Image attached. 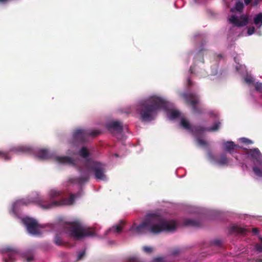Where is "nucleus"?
<instances>
[{"mask_svg": "<svg viewBox=\"0 0 262 262\" xmlns=\"http://www.w3.org/2000/svg\"><path fill=\"white\" fill-rule=\"evenodd\" d=\"M33 260V257L32 256H28L26 258V260L28 261V262H30V261H31Z\"/></svg>", "mask_w": 262, "mask_h": 262, "instance_id": "nucleus-46", "label": "nucleus"}, {"mask_svg": "<svg viewBox=\"0 0 262 262\" xmlns=\"http://www.w3.org/2000/svg\"><path fill=\"white\" fill-rule=\"evenodd\" d=\"M181 125L183 128L189 130L190 132H191V128L192 127V126H191L189 122L185 118H182L181 120Z\"/></svg>", "mask_w": 262, "mask_h": 262, "instance_id": "nucleus-22", "label": "nucleus"}, {"mask_svg": "<svg viewBox=\"0 0 262 262\" xmlns=\"http://www.w3.org/2000/svg\"><path fill=\"white\" fill-rule=\"evenodd\" d=\"M124 224L125 222L123 220H121L120 221L119 224L113 226L112 230L115 232L120 233L121 232L122 227Z\"/></svg>", "mask_w": 262, "mask_h": 262, "instance_id": "nucleus-24", "label": "nucleus"}, {"mask_svg": "<svg viewBox=\"0 0 262 262\" xmlns=\"http://www.w3.org/2000/svg\"><path fill=\"white\" fill-rule=\"evenodd\" d=\"M55 160L58 163L64 164H68L70 165H74L75 164L73 159L68 156H62L55 157Z\"/></svg>", "mask_w": 262, "mask_h": 262, "instance_id": "nucleus-15", "label": "nucleus"}, {"mask_svg": "<svg viewBox=\"0 0 262 262\" xmlns=\"http://www.w3.org/2000/svg\"><path fill=\"white\" fill-rule=\"evenodd\" d=\"M218 57H219L220 58H222V55L221 54H219L218 55Z\"/></svg>", "mask_w": 262, "mask_h": 262, "instance_id": "nucleus-53", "label": "nucleus"}, {"mask_svg": "<svg viewBox=\"0 0 262 262\" xmlns=\"http://www.w3.org/2000/svg\"><path fill=\"white\" fill-rule=\"evenodd\" d=\"M256 262H262V258L257 259Z\"/></svg>", "mask_w": 262, "mask_h": 262, "instance_id": "nucleus-52", "label": "nucleus"}, {"mask_svg": "<svg viewBox=\"0 0 262 262\" xmlns=\"http://www.w3.org/2000/svg\"><path fill=\"white\" fill-rule=\"evenodd\" d=\"M182 96L185 100L186 103L191 106L192 110L194 113H202V109L196 106V104L199 102V97L197 95L192 93H184L182 95Z\"/></svg>", "mask_w": 262, "mask_h": 262, "instance_id": "nucleus-6", "label": "nucleus"}, {"mask_svg": "<svg viewBox=\"0 0 262 262\" xmlns=\"http://www.w3.org/2000/svg\"><path fill=\"white\" fill-rule=\"evenodd\" d=\"M255 28L254 27H249L247 30V33L249 35L253 34L255 32Z\"/></svg>", "mask_w": 262, "mask_h": 262, "instance_id": "nucleus-36", "label": "nucleus"}, {"mask_svg": "<svg viewBox=\"0 0 262 262\" xmlns=\"http://www.w3.org/2000/svg\"><path fill=\"white\" fill-rule=\"evenodd\" d=\"M189 71L191 73H193L194 72V68L192 66H191L189 69Z\"/></svg>", "mask_w": 262, "mask_h": 262, "instance_id": "nucleus-50", "label": "nucleus"}, {"mask_svg": "<svg viewBox=\"0 0 262 262\" xmlns=\"http://www.w3.org/2000/svg\"><path fill=\"white\" fill-rule=\"evenodd\" d=\"M23 222L29 233L34 235L40 234L39 228L41 226L35 220L30 217H26L23 220Z\"/></svg>", "mask_w": 262, "mask_h": 262, "instance_id": "nucleus-7", "label": "nucleus"}, {"mask_svg": "<svg viewBox=\"0 0 262 262\" xmlns=\"http://www.w3.org/2000/svg\"><path fill=\"white\" fill-rule=\"evenodd\" d=\"M2 253L6 255L3 258L4 262H14L18 251L14 248L8 247L3 249Z\"/></svg>", "mask_w": 262, "mask_h": 262, "instance_id": "nucleus-8", "label": "nucleus"}, {"mask_svg": "<svg viewBox=\"0 0 262 262\" xmlns=\"http://www.w3.org/2000/svg\"><path fill=\"white\" fill-rule=\"evenodd\" d=\"M185 224L187 226H190L194 227H200L202 224L199 221L195 220H186L185 221Z\"/></svg>", "mask_w": 262, "mask_h": 262, "instance_id": "nucleus-21", "label": "nucleus"}, {"mask_svg": "<svg viewBox=\"0 0 262 262\" xmlns=\"http://www.w3.org/2000/svg\"><path fill=\"white\" fill-rule=\"evenodd\" d=\"M180 115V112L177 110H172L168 113V116L172 120L179 118Z\"/></svg>", "mask_w": 262, "mask_h": 262, "instance_id": "nucleus-26", "label": "nucleus"}, {"mask_svg": "<svg viewBox=\"0 0 262 262\" xmlns=\"http://www.w3.org/2000/svg\"><path fill=\"white\" fill-rule=\"evenodd\" d=\"M55 243L58 246H62L63 244V242L61 237L58 235H56L54 237Z\"/></svg>", "mask_w": 262, "mask_h": 262, "instance_id": "nucleus-33", "label": "nucleus"}, {"mask_svg": "<svg viewBox=\"0 0 262 262\" xmlns=\"http://www.w3.org/2000/svg\"><path fill=\"white\" fill-rule=\"evenodd\" d=\"M220 122H215L213 126L211 127L207 128V130L209 132H214L218 130L220 125Z\"/></svg>", "mask_w": 262, "mask_h": 262, "instance_id": "nucleus-27", "label": "nucleus"}, {"mask_svg": "<svg viewBox=\"0 0 262 262\" xmlns=\"http://www.w3.org/2000/svg\"><path fill=\"white\" fill-rule=\"evenodd\" d=\"M252 231L254 234H257L258 233V230L256 228H253Z\"/></svg>", "mask_w": 262, "mask_h": 262, "instance_id": "nucleus-48", "label": "nucleus"}, {"mask_svg": "<svg viewBox=\"0 0 262 262\" xmlns=\"http://www.w3.org/2000/svg\"><path fill=\"white\" fill-rule=\"evenodd\" d=\"M235 9L239 12H242L244 8V4L243 2L238 1L235 4Z\"/></svg>", "mask_w": 262, "mask_h": 262, "instance_id": "nucleus-30", "label": "nucleus"}, {"mask_svg": "<svg viewBox=\"0 0 262 262\" xmlns=\"http://www.w3.org/2000/svg\"><path fill=\"white\" fill-rule=\"evenodd\" d=\"M167 107L166 102L163 99L153 96L141 101L138 105L137 111L143 121H151L156 116L158 111Z\"/></svg>", "mask_w": 262, "mask_h": 262, "instance_id": "nucleus-3", "label": "nucleus"}, {"mask_svg": "<svg viewBox=\"0 0 262 262\" xmlns=\"http://www.w3.org/2000/svg\"><path fill=\"white\" fill-rule=\"evenodd\" d=\"M248 17L244 15L241 16L240 18H238L235 15H232L229 18V21L237 27H243L247 25L248 23Z\"/></svg>", "mask_w": 262, "mask_h": 262, "instance_id": "nucleus-11", "label": "nucleus"}, {"mask_svg": "<svg viewBox=\"0 0 262 262\" xmlns=\"http://www.w3.org/2000/svg\"><path fill=\"white\" fill-rule=\"evenodd\" d=\"M212 244L215 246H220L221 245V242L220 240L216 239L212 242Z\"/></svg>", "mask_w": 262, "mask_h": 262, "instance_id": "nucleus-39", "label": "nucleus"}, {"mask_svg": "<svg viewBox=\"0 0 262 262\" xmlns=\"http://www.w3.org/2000/svg\"><path fill=\"white\" fill-rule=\"evenodd\" d=\"M65 229L67 233L76 238L95 235V232L93 229L84 227L78 222L67 224L66 225Z\"/></svg>", "mask_w": 262, "mask_h": 262, "instance_id": "nucleus-4", "label": "nucleus"}, {"mask_svg": "<svg viewBox=\"0 0 262 262\" xmlns=\"http://www.w3.org/2000/svg\"><path fill=\"white\" fill-rule=\"evenodd\" d=\"M79 155L83 158H85L86 160L85 161L87 160V159H89V158H88L90 155V153L88 150V149L85 147H82L80 150H79Z\"/></svg>", "mask_w": 262, "mask_h": 262, "instance_id": "nucleus-23", "label": "nucleus"}, {"mask_svg": "<svg viewBox=\"0 0 262 262\" xmlns=\"http://www.w3.org/2000/svg\"><path fill=\"white\" fill-rule=\"evenodd\" d=\"M253 171L254 173L259 177H262V169H259L256 166H253Z\"/></svg>", "mask_w": 262, "mask_h": 262, "instance_id": "nucleus-32", "label": "nucleus"}, {"mask_svg": "<svg viewBox=\"0 0 262 262\" xmlns=\"http://www.w3.org/2000/svg\"><path fill=\"white\" fill-rule=\"evenodd\" d=\"M87 133H88V137L89 136H91L93 137L98 136L101 133V132L98 130H91V131L87 130Z\"/></svg>", "mask_w": 262, "mask_h": 262, "instance_id": "nucleus-29", "label": "nucleus"}, {"mask_svg": "<svg viewBox=\"0 0 262 262\" xmlns=\"http://www.w3.org/2000/svg\"><path fill=\"white\" fill-rule=\"evenodd\" d=\"M143 251L147 253H150L152 251V249L151 247L145 246L143 248Z\"/></svg>", "mask_w": 262, "mask_h": 262, "instance_id": "nucleus-38", "label": "nucleus"}, {"mask_svg": "<svg viewBox=\"0 0 262 262\" xmlns=\"http://www.w3.org/2000/svg\"><path fill=\"white\" fill-rule=\"evenodd\" d=\"M85 167L94 172L95 177L97 180H103L106 178L104 165L99 162L92 159H87L84 163Z\"/></svg>", "mask_w": 262, "mask_h": 262, "instance_id": "nucleus-5", "label": "nucleus"}, {"mask_svg": "<svg viewBox=\"0 0 262 262\" xmlns=\"http://www.w3.org/2000/svg\"><path fill=\"white\" fill-rule=\"evenodd\" d=\"M255 89L257 91L262 92V83L256 82L255 84Z\"/></svg>", "mask_w": 262, "mask_h": 262, "instance_id": "nucleus-35", "label": "nucleus"}, {"mask_svg": "<svg viewBox=\"0 0 262 262\" xmlns=\"http://www.w3.org/2000/svg\"><path fill=\"white\" fill-rule=\"evenodd\" d=\"M128 262H140L135 257H130L128 259Z\"/></svg>", "mask_w": 262, "mask_h": 262, "instance_id": "nucleus-43", "label": "nucleus"}, {"mask_svg": "<svg viewBox=\"0 0 262 262\" xmlns=\"http://www.w3.org/2000/svg\"><path fill=\"white\" fill-rule=\"evenodd\" d=\"M202 50H201L199 51L195 57V59L196 61H199L202 62V63H204V59L203 56L202 54Z\"/></svg>", "mask_w": 262, "mask_h": 262, "instance_id": "nucleus-28", "label": "nucleus"}, {"mask_svg": "<svg viewBox=\"0 0 262 262\" xmlns=\"http://www.w3.org/2000/svg\"><path fill=\"white\" fill-rule=\"evenodd\" d=\"M37 157L40 159H49L52 158L51 154L47 149H41L37 152Z\"/></svg>", "mask_w": 262, "mask_h": 262, "instance_id": "nucleus-17", "label": "nucleus"}, {"mask_svg": "<svg viewBox=\"0 0 262 262\" xmlns=\"http://www.w3.org/2000/svg\"><path fill=\"white\" fill-rule=\"evenodd\" d=\"M176 228V223L174 221H166L161 215L158 213H149L146 214L140 225L136 226V224H134L130 230H135L138 234H143L146 232L158 234L163 231H173Z\"/></svg>", "mask_w": 262, "mask_h": 262, "instance_id": "nucleus-2", "label": "nucleus"}, {"mask_svg": "<svg viewBox=\"0 0 262 262\" xmlns=\"http://www.w3.org/2000/svg\"><path fill=\"white\" fill-rule=\"evenodd\" d=\"M85 253V250L80 252L78 255V260L81 259L84 256Z\"/></svg>", "mask_w": 262, "mask_h": 262, "instance_id": "nucleus-40", "label": "nucleus"}, {"mask_svg": "<svg viewBox=\"0 0 262 262\" xmlns=\"http://www.w3.org/2000/svg\"><path fill=\"white\" fill-rule=\"evenodd\" d=\"M254 23L255 25L261 26L262 25V13L257 14L254 18Z\"/></svg>", "mask_w": 262, "mask_h": 262, "instance_id": "nucleus-25", "label": "nucleus"}, {"mask_svg": "<svg viewBox=\"0 0 262 262\" xmlns=\"http://www.w3.org/2000/svg\"><path fill=\"white\" fill-rule=\"evenodd\" d=\"M207 128L201 126H193L190 132L196 136L197 138L198 137H200L204 132L207 130Z\"/></svg>", "mask_w": 262, "mask_h": 262, "instance_id": "nucleus-16", "label": "nucleus"}, {"mask_svg": "<svg viewBox=\"0 0 262 262\" xmlns=\"http://www.w3.org/2000/svg\"><path fill=\"white\" fill-rule=\"evenodd\" d=\"M180 252L179 249L176 248L172 251V254L174 256L178 255Z\"/></svg>", "mask_w": 262, "mask_h": 262, "instance_id": "nucleus-44", "label": "nucleus"}, {"mask_svg": "<svg viewBox=\"0 0 262 262\" xmlns=\"http://www.w3.org/2000/svg\"><path fill=\"white\" fill-rule=\"evenodd\" d=\"M187 84L189 86L192 85V81L190 80V78H188L187 79Z\"/></svg>", "mask_w": 262, "mask_h": 262, "instance_id": "nucleus-47", "label": "nucleus"}, {"mask_svg": "<svg viewBox=\"0 0 262 262\" xmlns=\"http://www.w3.org/2000/svg\"><path fill=\"white\" fill-rule=\"evenodd\" d=\"M237 146L233 141H227L224 144V150L230 154H232L233 150Z\"/></svg>", "mask_w": 262, "mask_h": 262, "instance_id": "nucleus-19", "label": "nucleus"}, {"mask_svg": "<svg viewBox=\"0 0 262 262\" xmlns=\"http://www.w3.org/2000/svg\"><path fill=\"white\" fill-rule=\"evenodd\" d=\"M208 157L210 160L214 161L219 165L227 166L228 165L229 159L227 158L225 154H222L219 158H216L211 152H209L208 153Z\"/></svg>", "mask_w": 262, "mask_h": 262, "instance_id": "nucleus-10", "label": "nucleus"}, {"mask_svg": "<svg viewBox=\"0 0 262 262\" xmlns=\"http://www.w3.org/2000/svg\"><path fill=\"white\" fill-rule=\"evenodd\" d=\"M196 141L201 146H206L207 145V142L206 141L201 139L200 137H198L196 138Z\"/></svg>", "mask_w": 262, "mask_h": 262, "instance_id": "nucleus-34", "label": "nucleus"}, {"mask_svg": "<svg viewBox=\"0 0 262 262\" xmlns=\"http://www.w3.org/2000/svg\"><path fill=\"white\" fill-rule=\"evenodd\" d=\"M247 157L252 161L260 162L262 158V155L257 148L247 150L246 152Z\"/></svg>", "mask_w": 262, "mask_h": 262, "instance_id": "nucleus-12", "label": "nucleus"}, {"mask_svg": "<svg viewBox=\"0 0 262 262\" xmlns=\"http://www.w3.org/2000/svg\"><path fill=\"white\" fill-rule=\"evenodd\" d=\"M106 128L110 131L115 130L118 133L123 131V125L120 121H112L106 124Z\"/></svg>", "mask_w": 262, "mask_h": 262, "instance_id": "nucleus-13", "label": "nucleus"}, {"mask_svg": "<svg viewBox=\"0 0 262 262\" xmlns=\"http://www.w3.org/2000/svg\"><path fill=\"white\" fill-rule=\"evenodd\" d=\"M9 154V152L0 150V158L4 159L5 160H9L10 159Z\"/></svg>", "mask_w": 262, "mask_h": 262, "instance_id": "nucleus-31", "label": "nucleus"}, {"mask_svg": "<svg viewBox=\"0 0 262 262\" xmlns=\"http://www.w3.org/2000/svg\"><path fill=\"white\" fill-rule=\"evenodd\" d=\"M80 193L71 194L69 198H63L62 193L56 190H51L49 192L50 199H44L36 194L35 196H29L15 202L12 205L13 213L16 212V208L21 205H28L32 203H36L43 209H49L53 207L62 205H72L74 204L76 197H79Z\"/></svg>", "mask_w": 262, "mask_h": 262, "instance_id": "nucleus-1", "label": "nucleus"}, {"mask_svg": "<svg viewBox=\"0 0 262 262\" xmlns=\"http://www.w3.org/2000/svg\"><path fill=\"white\" fill-rule=\"evenodd\" d=\"M241 141H242V143L247 144H252L253 143L251 140H250L247 138H242Z\"/></svg>", "mask_w": 262, "mask_h": 262, "instance_id": "nucleus-37", "label": "nucleus"}, {"mask_svg": "<svg viewBox=\"0 0 262 262\" xmlns=\"http://www.w3.org/2000/svg\"><path fill=\"white\" fill-rule=\"evenodd\" d=\"M87 130L78 129L74 131L73 134V139L75 142L84 143L88 140Z\"/></svg>", "mask_w": 262, "mask_h": 262, "instance_id": "nucleus-9", "label": "nucleus"}, {"mask_svg": "<svg viewBox=\"0 0 262 262\" xmlns=\"http://www.w3.org/2000/svg\"><path fill=\"white\" fill-rule=\"evenodd\" d=\"M251 2L252 0H244L245 4L246 5H249L250 3H251Z\"/></svg>", "mask_w": 262, "mask_h": 262, "instance_id": "nucleus-49", "label": "nucleus"}, {"mask_svg": "<svg viewBox=\"0 0 262 262\" xmlns=\"http://www.w3.org/2000/svg\"><path fill=\"white\" fill-rule=\"evenodd\" d=\"M89 179V174L87 173L84 176L70 178L68 180V182L74 184H77L78 185H81L85 182H88Z\"/></svg>", "mask_w": 262, "mask_h": 262, "instance_id": "nucleus-14", "label": "nucleus"}, {"mask_svg": "<svg viewBox=\"0 0 262 262\" xmlns=\"http://www.w3.org/2000/svg\"><path fill=\"white\" fill-rule=\"evenodd\" d=\"M259 2V0H252V4L253 6H256Z\"/></svg>", "mask_w": 262, "mask_h": 262, "instance_id": "nucleus-45", "label": "nucleus"}, {"mask_svg": "<svg viewBox=\"0 0 262 262\" xmlns=\"http://www.w3.org/2000/svg\"><path fill=\"white\" fill-rule=\"evenodd\" d=\"M247 231V229L238 226H232L230 229V232L231 233H236L238 234L245 235L246 234Z\"/></svg>", "mask_w": 262, "mask_h": 262, "instance_id": "nucleus-20", "label": "nucleus"}, {"mask_svg": "<svg viewBox=\"0 0 262 262\" xmlns=\"http://www.w3.org/2000/svg\"><path fill=\"white\" fill-rule=\"evenodd\" d=\"M163 261V258L162 257H156L152 260V262H162Z\"/></svg>", "mask_w": 262, "mask_h": 262, "instance_id": "nucleus-42", "label": "nucleus"}, {"mask_svg": "<svg viewBox=\"0 0 262 262\" xmlns=\"http://www.w3.org/2000/svg\"><path fill=\"white\" fill-rule=\"evenodd\" d=\"M79 171H80V172H81V171H82V169H81V168H80L79 169Z\"/></svg>", "mask_w": 262, "mask_h": 262, "instance_id": "nucleus-54", "label": "nucleus"}, {"mask_svg": "<svg viewBox=\"0 0 262 262\" xmlns=\"http://www.w3.org/2000/svg\"><path fill=\"white\" fill-rule=\"evenodd\" d=\"M32 151L31 148L26 146H20L11 148L10 151H13L15 153L23 152L28 153Z\"/></svg>", "mask_w": 262, "mask_h": 262, "instance_id": "nucleus-18", "label": "nucleus"}, {"mask_svg": "<svg viewBox=\"0 0 262 262\" xmlns=\"http://www.w3.org/2000/svg\"><path fill=\"white\" fill-rule=\"evenodd\" d=\"M245 81H246L247 83H249V84L252 83H253V78H252V77H246V78H245Z\"/></svg>", "mask_w": 262, "mask_h": 262, "instance_id": "nucleus-41", "label": "nucleus"}, {"mask_svg": "<svg viewBox=\"0 0 262 262\" xmlns=\"http://www.w3.org/2000/svg\"><path fill=\"white\" fill-rule=\"evenodd\" d=\"M8 0H0V4H4L6 3Z\"/></svg>", "mask_w": 262, "mask_h": 262, "instance_id": "nucleus-51", "label": "nucleus"}]
</instances>
